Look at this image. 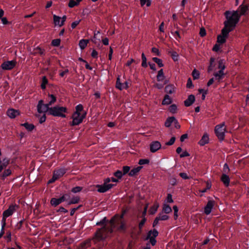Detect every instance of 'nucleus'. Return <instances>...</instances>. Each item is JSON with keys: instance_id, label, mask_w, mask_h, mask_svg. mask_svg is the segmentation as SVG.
Here are the masks:
<instances>
[{"instance_id": "f257e3e1", "label": "nucleus", "mask_w": 249, "mask_h": 249, "mask_svg": "<svg viewBox=\"0 0 249 249\" xmlns=\"http://www.w3.org/2000/svg\"><path fill=\"white\" fill-rule=\"evenodd\" d=\"M224 15L227 20L224 21V25L234 29L241 17V15H239L238 11H226Z\"/></svg>"}, {"instance_id": "f03ea898", "label": "nucleus", "mask_w": 249, "mask_h": 249, "mask_svg": "<svg viewBox=\"0 0 249 249\" xmlns=\"http://www.w3.org/2000/svg\"><path fill=\"white\" fill-rule=\"evenodd\" d=\"M113 229L112 228L107 227L104 225L101 229H99L95 233L94 238L98 241H104L107 237V234H112Z\"/></svg>"}, {"instance_id": "7ed1b4c3", "label": "nucleus", "mask_w": 249, "mask_h": 249, "mask_svg": "<svg viewBox=\"0 0 249 249\" xmlns=\"http://www.w3.org/2000/svg\"><path fill=\"white\" fill-rule=\"evenodd\" d=\"M158 235L159 232L155 229L149 231L145 239V240H149V242L146 243V247L144 248L143 249H150V247L149 246V244H151L152 246H155L157 242L156 238Z\"/></svg>"}, {"instance_id": "20e7f679", "label": "nucleus", "mask_w": 249, "mask_h": 249, "mask_svg": "<svg viewBox=\"0 0 249 249\" xmlns=\"http://www.w3.org/2000/svg\"><path fill=\"white\" fill-rule=\"evenodd\" d=\"M158 235L159 232L155 229L149 231L145 239V240H149V242L146 243V247L144 248L143 249H150V247L149 246V244H151L152 246H155L157 242L156 238Z\"/></svg>"}, {"instance_id": "39448f33", "label": "nucleus", "mask_w": 249, "mask_h": 249, "mask_svg": "<svg viewBox=\"0 0 249 249\" xmlns=\"http://www.w3.org/2000/svg\"><path fill=\"white\" fill-rule=\"evenodd\" d=\"M68 109L67 107H59L56 106L53 107H51L49 115L54 117H60L62 118H66V116L65 113H67Z\"/></svg>"}, {"instance_id": "423d86ee", "label": "nucleus", "mask_w": 249, "mask_h": 249, "mask_svg": "<svg viewBox=\"0 0 249 249\" xmlns=\"http://www.w3.org/2000/svg\"><path fill=\"white\" fill-rule=\"evenodd\" d=\"M224 126L225 123L223 122L220 124L216 125L215 127L214 131L215 135L220 141H223L225 138L226 128Z\"/></svg>"}, {"instance_id": "0eeeda50", "label": "nucleus", "mask_w": 249, "mask_h": 249, "mask_svg": "<svg viewBox=\"0 0 249 249\" xmlns=\"http://www.w3.org/2000/svg\"><path fill=\"white\" fill-rule=\"evenodd\" d=\"M70 197L71 196L69 194H65L58 198L55 197L51 198L50 203L53 207H56L62 202L69 199Z\"/></svg>"}, {"instance_id": "6e6552de", "label": "nucleus", "mask_w": 249, "mask_h": 249, "mask_svg": "<svg viewBox=\"0 0 249 249\" xmlns=\"http://www.w3.org/2000/svg\"><path fill=\"white\" fill-rule=\"evenodd\" d=\"M114 228L116 229L117 231L125 233L127 230L126 222L124 220L117 219L116 224L114 225Z\"/></svg>"}, {"instance_id": "1a4fd4ad", "label": "nucleus", "mask_w": 249, "mask_h": 249, "mask_svg": "<svg viewBox=\"0 0 249 249\" xmlns=\"http://www.w3.org/2000/svg\"><path fill=\"white\" fill-rule=\"evenodd\" d=\"M51 107H48L47 105L44 104L43 101L41 100L38 101L37 106V110L38 113H47L49 115Z\"/></svg>"}, {"instance_id": "9d476101", "label": "nucleus", "mask_w": 249, "mask_h": 249, "mask_svg": "<svg viewBox=\"0 0 249 249\" xmlns=\"http://www.w3.org/2000/svg\"><path fill=\"white\" fill-rule=\"evenodd\" d=\"M114 186L115 184H105V183L104 182L103 184H97L95 187L97 188V191L98 192L104 193L108 191Z\"/></svg>"}, {"instance_id": "9b49d317", "label": "nucleus", "mask_w": 249, "mask_h": 249, "mask_svg": "<svg viewBox=\"0 0 249 249\" xmlns=\"http://www.w3.org/2000/svg\"><path fill=\"white\" fill-rule=\"evenodd\" d=\"M114 186L115 184H105V183L104 182L103 184H97L95 187L97 188V191L98 192L104 193L108 191Z\"/></svg>"}, {"instance_id": "f8f14e48", "label": "nucleus", "mask_w": 249, "mask_h": 249, "mask_svg": "<svg viewBox=\"0 0 249 249\" xmlns=\"http://www.w3.org/2000/svg\"><path fill=\"white\" fill-rule=\"evenodd\" d=\"M114 186L115 184H105V183L104 182L103 184H97L95 187L97 188V191L98 192L104 193L108 191Z\"/></svg>"}, {"instance_id": "ddd939ff", "label": "nucleus", "mask_w": 249, "mask_h": 249, "mask_svg": "<svg viewBox=\"0 0 249 249\" xmlns=\"http://www.w3.org/2000/svg\"><path fill=\"white\" fill-rule=\"evenodd\" d=\"M87 113L86 112H83L82 115L77 116L75 114H72V125H77L81 124L83 120L86 117Z\"/></svg>"}, {"instance_id": "4468645a", "label": "nucleus", "mask_w": 249, "mask_h": 249, "mask_svg": "<svg viewBox=\"0 0 249 249\" xmlns=\"http://www.w3.org/2000/svg\"><path fill=\"white\" fill-rule=\"evenodd\" d=\"M16 63L15 60L6 61L2 63L1 68L3 70H11L16 66Z\"/></svg>"}, {"instance_id": "2eb2a0df", "label": "nucleus", "mask_w": 249, "mask_h": 249, "mask_svg": "<svg viewBox=\"0 0 249 249\" xmlns=\"http://www.w3.org/2000/svg\"><path fill=\"white\" fill-rule=\"evenodd\" d=\"M19 206L17 204L10 205L6 210L3 212L4 217H9L13 214L16 212L17 209L19 208Z\"/></svg>"}, {"instance_id": "dca6fc26", "label": "nucleus", "mask_w": 249, "mask_h": 249, "mask_svg": "<svg viewBox=\"0 0 249 249\" xmlns=\"http://www.w3.org/2000/svg\"><path fill=\"white\" fill-rule=\"evenodd\" d=\"M215 202L213 200H210L208 201L206 205L204 207V213L206 215L209 214L212 211V209L213 208Z\"/></svg>"}, {"instance_id": "f3484780", "label": "nucleus", "mask_w": 249, "mask_h": 249, "mask_svg": "<svg viewBox=\"0 0 249 249\" xmlns=\"http://www.w3.org/2000/svg\"><path fill=\"white\" fill-rule=\"evenodd\" d=\"M116 88L121 90L123 89H126L128 88V83L127 82H125L124 83H121L120 82V77L119 76L117 78Z\"/></svg>"}, {"instance_id": "a211bd4d", "label": "nucleus", "mask_w": 249, "mask_h": 249, "mask_svg": "<svg viewBox=\"0 0 249 249\" xmlns=\"http://www.w3.org/2000/svg\"><path fill=\"white\" fill-rule=\"evenodd\" d=\"M161 147V144L158 141H154L151 143L150 145V150L152 153L156 152Z\"/></svg>"}, {"instance_id": "6ab92c4d", "label": "nucleus", "mask_w": 249, "mask_h": 249, "mask_svg": "<svg viewBox=\"0 0 249 249\" xmlns=\"http://www.w3.org/2000/svg\"><path fill=\"white\" fill-rule=\"evenodd\" d=\"M66 169L64 168H60L57 170H55L53 171V175L57 177V179H59L66 173Z\"/></svg>"}, {"instance_id": "aec40b11", "label": "nucleus", "mask_w": 249, "mask_h": 249, "mask_svg": "<svg viewBox=\"0 0 249 249\" xmlns=\"http://www.w3.org/2000/svg\"><path fill=\"white\" fill-rule=\"evenodd\" d=\"M195 101V97L194 95H189L187 99L184 101V105L187 107L191 106Z\"/></svg>"}, {"instance_id": "412c9836", "label": "nucleus", "mask_w": 249, "mask_h": 249, "mask_svg": "<svg viewBox=\"0 0 249 249\" xmlns=\"http://www.w3.org/2000/svg\"><path fill=\"white\" fill-rule=\"evenodd\" d=\"M234 29L230 27L229 26H225L224 25V28L221 30V35L227 38L228 37L229 33L232 31Z\"/></svg>"}, {"instance_id": "4be33fe9", "label": "nucleus", "mask_w": 249, "mask_h": 249, "mask_svg": "<svg viewBox=\"0 0 249 249\" xmlns=\"http://www.w3.org/2000/svg\"><path fill=\"white\" fill-rule=\"evenodd\" d=\"M209 138L208 134L207 133H205L199 141L198 143L201 146H204L205 144L209 142Z\"/></svg>"}, {"instance_id": "5701e85b", "label": "nucleus", "mask_w": 249, "mask_h": 249, "mask_svg": "<svg viewBox=\"0 0 249 249\" xmlns=\"http://www.w3.org/2000/svg\"><path fill=\"white\" fill-rule=\"evenodd\" d=\"M19 114L18 110L13 108L9 109L7 111V115L11 118H15Z\"/></svg>"}, {"instance_id": "b1692460", "label": "nucleus", "mask_w": 249, "mask_h": 249, "mask_svg": "<svg viewBox=\"0 0 249 249\" xmlns=\"http://www.w3.org/2000/svg\"><path fill=\"white\" fill-rule=\"evenodd\" d=\"M33 54L34 55H36V54H38L41 56H44L45 54V50L43 49H42L40 47L37 46L34 49Z\"/></svg>"}, {"instance_id": "393cba45", "label": "nucleus", "mask_w": 249, "mask_h": 249, "mask_svg": "<svg viewBox=\"0 0 249 249\" xmlns=\"http://www.w3.org/2000/svg\"><path fill=\"white\" fill-rule=\"evenodd\" d=\"M221 180L224 183L225 186L228 187L229 185L230 179L229 177L225 174H223L221 177Z\"/></svg>"}, {"instance_id": "a878e982", "label": "nucleus", "mask_w": 249, "mask_h": 249, "mask_svg": "<svg viewBox=\"0 0 249 249\" xmlns=\"http://www.w3.org/2000/svg\"><path fill=\"white\" fill-rule=\"evenodd\" d=\"M142 168V166H138L136 168H134L131 170L128 173V175L130 177H134L138 174V173L140 171V170Z\"/></svg>"}, {"instance_id": "bb28decb", "label": "nucleus", "mask_w": 249, "mask_h": 249, "mask_svg": "<svg viewBox=\"0 0 249 249\" xmlns=\"http://www.w3.org/2000/svg\"><path fill=\"white\" fill-rule=\"evenodd\" d=\"M12 172L10 169H7L4 171V172L0 175V179L4 180L5 178L11 174Z\"/></svg>"}, {"instance_id": "cd10ccee", "label": "nucleus", "mask_w": 249, "mask_h": 249, "mask_svg": "<svg viewBox=\"0 0 249 249\" xmlns=\"http://www.w3.org/2000/svg\"><path fill=\"white\" fill-rule=\"evenodd\" d=\"M9 163V160L6 158L3 159L2 160H0V167L2 171L3 169L5 168Z\"/></svg>"}, {"instance_id": "c85d7f7f", "label": "nucleus", "mask_w": 249, "mask_h": 249, "mask_svg": "<svg viewBox=\"0 0 249 249\" xmlns=\"http://www.w3.org/2000/svg\"><path fill=\"white\" fill-rule=\"evenodd\" d=\"M175 120H176L175 117L172 116L168 117L165 122V126L167 127H169L172 123L174 122Z\"/></svg>"}, {"instance_id": "c756f323", "label": "nucleus", "mask_w": 249, "mask_h": 249, "mask_svg": "<svg viewBox=\"0 0 249 249\" xmlns=\"http://www.w3.org/2000/svg\"><path fill=\"white\" fill-rule=\"evenodd\" d=\"M238 9H240V13H239V15H241V16L242 15H244L249 10V6L242 4L239 7Z\"/></svg>"}, {"instance_id": "7c9ffc66", "label": "nucleus", "mask_w": 249, "mask_h": 249, "mask_svg": "<svg viewBox=\"0 0 249 249\" xmlns=\"http://www.w3.org/2000/svg\"><path fill=\"white\" fill-rule=\"evenodd\" d=\"M83 111V107L81 104L77 105L75 107V111L73 113L74 114L79 116L82 115L81 112Z\"/></svg>"}, {"instance_id": "2f4dec72", "label": "nucleus", "mask_w": 249, "mask_h": 249, "mask_svg": "<svg viewBox=\"0 0 249 249\" xmlns=\"http://www.w3.org/2000/svg\"><path fill=\"white\" fill-rule=\"evenodd\" d=\"M89 40L87 39H82L79 41V46L81 50H84L87 46Z\"/></svg>"}, {"instance_id": "473e14b6", "label": "nucleus", "mask_w": 249, "mask_h": 249, "mask_svg": "<svg viewBox=\"0 0 249 249\" xmlns=\"http://www.w3.org/2000/svg\"><path fill=\"white\" fill-rule=\"evenodd\" d=\"M146 213V209L144 211V212L142 213V216L143 218L142 220L140 221V222L139 224V228L140 230H142L143 226H144L145 223L146 221V218L145 217V215Z\"/></svg>"}, {"instance_id": "72a5a7b5", "label": "nucleus", "mask_w": 249, "mask_h": 249, "mask_svg": "<svg viewBox=\"0 0 249 249\" xmlns=\"http://www.w3.org/2000/svg\"><path fill=\"white\" fill-rule=\"evenodd\" d=\"M165 78L163 71L162 69H160V71H159L158 75L157 76V79L158 81H162Z\"/></svg>"}, {"instance_id": "f704fd0d", "label": "nucleus", "mask_w": 249, "mask_h": 249, "mask_svg": "<svg viewBox=\"0 0 249 249\" xmlns=\"http://www.w3.org/2000/svg\"><path fill=\"white\" fill-rule=\"evenodd\" d=\"M172 100L170 96L168 94H166L164 96V99L162 101V104L163 105H168L171 103Z\"/></svg>"}, {"instance_id": "c9c22d12", "label": "nucleus", "mask_w": 249, "mask_h": 249, "mask_svg": "<svg viewBox=\"0 0 249 249\" xmlns=\"http://www.w3.org/2000/svg\"><path fill=\"white\" fill-rule=\"evenodd\" d=\"M174 91V87L173 85H168L165 88V91L167 93L172 94Z\"/></svg>"}, {"instance_id": "e433bc0d", "label": "nucleus", "mask_w": 249, "mask_h": 249, "mask_svg": "<svg viewBox=\"0 0 249 249\" xmlns=\"http://www.w3.org/2000/svg\"><path fill=\"white\" fill-rule=\"evenodd\" d=\"M22 125L25 127V128L28 131H31L35 128V126L32 124H29L28 123H25L22 124Z\"/></svg>"}, {"instance_id": "4c0bfd02", "label": "nucleus", "mask_w": 249, "mask_h": 249, "mask_svg": "<svg viewBox=\"0 0 249 249\" xmlns=\"http://www.w3.org/2000/svg\"><path fill=\"white\" fill-rule=\"evenodd\" d=\"M162 211L164 213L168 214L172 212V209L169 205L164 204L163 206Z\"/></svg>"}, {"instance_id": "58836bf2", "label": "nucleus", "mask_w": 249, "mask_h": 249, "mask_svg": "<svg viewBox=\"0 0 249 249\" xmlns=\"http://www.w3.org/2000/svg\"><path fill=\"white\" fill-rule=\"evenodd\" d=\"M218 68L219 69H225V60L224 59H221L218 61Z\"/></svg>"}, {"instance_id": "ea45409f", "label": "nucleus", "mask_w": 249, "mask_h": 249, "mask_svg": "<svg viewBox=\"0 0 249 249\" xmlns=\"http://www.w3.org/2000/svg\"><path fill=\"white\" fill-rule=\"evenodd\" d=\"M79 201H80L79 197H78V196L73 197L68 202V205H70L71 204H77V203H79Z\"/></svg>"}, {"instance_id": "a19ab883", "label": "nucleus", "mask_w": 249, "mask_h": 249, "mask_svg": "<svg viewBox=\"0 0 249 249\" xmlns=\"http://www.w3.org/2000/svg\"><path fill=\"white\" fill-rule=\"evenodd\" d=\"M152 60L155 63H156L158 64V65L159 66V67H163L164 65L162 63L161 59H160L158 57H155L152 58Z\"/></svg>"}, {"instance_id": "79ce46f5", "label": "nucleus", "mask_w": 249, "mask_h": 249, "mask_svg": "<svg viewBox=\"0 0 249 249\" xmlns=\"http://www.w3.org/2000/svg\"><path fill=\"white\" fill-rule=\"evenodd\" d=\"M53 22L55 26L58 25L59 26L60 23V20L61 19V18L58 16H56L55 15H53Z\"/></svg>"}, {"instance_id": "37998d69", "label": "nucleus", "mask_w": 249, "mask_h": 249, "mask_svg": "<svg viewBox=\"0 0 249 249\" xmlns=\"http://www.w3.org/2000/svg\"><path fill=\"white\" fill-rule=\"evenodd\" d=\"M226 41V38L223 36L219 35L217 36V41L220 44L224 43Z\"/></svg>"}, {"instance_id": "c03bdc74", "label": "nucleus", "mask_w": 249, "mask_h": 249, "mask_svg": "<svg viewBox=\"0 0 249 249\" xmlns=\"http://www.w3.org/2000/svg\"><path fill=\"white\" fill-rule=\"evenodd\" d=\"M177 109H178V107H177V105L175 104H172L169 107V111L171 113H172L173 114H175L177 112Z\"/></svg>"}, {"instance_id": "a18cd8bd", "label": "nucleus", "mask_w": 249, "mask_h": 249, "mask_svg": "<svg viewBox=\"0 0 249 249\" xmlns=\"http://www.w3.org/2000/svg\"><path fill=\"white\" fill-rule=\"evenodd\" d=\"M171 57L174 61H177L178 59V54L176 52H170Z\"/></svg>"}, {"instance_id": "49530a36", "label": "nucleus", "mask_w": 249, "mask_h": 249, "mask_svg": "<svg viewBox=\"0 0 249 249\" xmlns=\"http://www.w3.org/2000/svg\"><path fill=\"white\" fill-rule=\"evenodd\" d=\"M48 79L46 76H43L42 78V83L41 85V88L42 89H46V85L48 84Z\"/></svg>"}, {"instance_id": "de8ad7c7", "label": "nucleus", "mask_w": 249, "mask_h": 249, "mask_svg": "<svg viewBox=\"0 0 249 249\" xmlns=\"http://www.w3.org/2000/svg\"><path fill=\"white\" fill-rule=\"evenodd\" d=\"M142 66L143 68H146L147 67V64L146 62V57L144 54V53H142Z\"/></svg>"}, {"instance_id": "09e8293b", "label": "nucleus", "mask_w": 249, "mask_h": 249, "mask_svg": "<svg viewBox=\"0 0 249 249\" xmlns=\"http://www.w3.org/2000/svg\"><path fill=\"white\" fill-rule=\"evenodd\" d=\"M61 42V40L59 38L54 39L52 41L51 44L54 47H58Z\"/></svg>"}, {"instance_id": "8fccbe9b", "label": "nucleus", "mask_w": 249, "mask_h": 249, "mask_svg": "<svg viewBox=\"0 0 249 249\" xmlns=\"http://www.w3.org/2000/svg\"><path fill=\"white\" fill-rule=\"evenodd\" d=\"M108 220L106 217H104L100 221L97 222L96 225L100 226L102 225L104 226V225H107L106 223L107 222Z\"/></svg>"}, {"instance_id": "3c124183", "label": "nucleus", "mask_w": 249, "mask_h": 249, "mask_svg": "<svg viewBox=\"0 0 249 249\" xmlns=\"http://www.w3.org/2000/svg\"><path fill=\"white\" fill-rule=\"evenodd\" d=\"M126 213V211L125 210H123L122 211V213L121 214L119 215V214H115V216L117 217V219H118V220H124V216L125 214Z\"/></svg>"}, {"instance_id": "603ef678", "label": "nucleus", "mask_w": 249, "mask_h": 249, "mask_svg": "<svg viewBox=\"0 0 249 249\" xmlns=\"http://www.w3.org/2000/svg\"><path fill=\"white\" fill-rule=\"evenodd\" d=\"M213 76L215 77V80L217 81L218 83L221 82L223 79L224 78V76L219 75L218 73H213Z\"/></svg>"}, {"instance_id": "864d4df0", "label": "nucleus", "mask_w": 249, "mask_h": 249, "mask_svg": "<svg viewBox=\"0 0 249 249\" xmlns=\"http://www.w3.org/2000/svg\"><path fill=\"white\" fill-rule=\"evenodd\" d=\"M160 220L164 221L168 219L169 216L166 214H163L162 213H160L157 216Z\"/></svg>"}, {"instance_id": "5fc2aeb1", "label": "nucleus", "mask_w": 249, "mask_h": 249, "mask_svg": "<svg viewBox=\"0 0 249 249\" xmlns=\"http://www.w3.org/2000/svg\"><path fill=\"white\" fill-rule=\"evenodd\" d=\"M192 75L194 80H196L199 77V73L196 69H194L192 72Z\"/></svg>"}, {"instance_id": "6e6d98bb", "label": "nucleus", "mask_w": 249, "mask_h": 249, "mask_svg": "<svg viewBox=\"0 0 249 249\" xmlns=\"http://www.w3.org/2000/svg\"><path fill=\"white\" fill-rule=\"evenodd\" d=\"M123 174L120 170H117L114 173V176H115L117 179H121L123 177Z\"/></svg>"}, {"instance_id": "4d7b16f0", "label": "nucleus", "mask_w": 249, "mask_h": 249, "mask_svg": "<svg viewBox=\"0 0 249 249\" xmlns=\"http://www.w3.org/2000/svg\"><path fill=\"white\" fill-rule=\"evenodd\" d=\"M82 189V187L80 186H76L71 189V192L73 193H77L80 192Z\"/></svg>"}, {"instance_id": "13d9d810", "label": "nucleus", "mask_w": 249, "mask_h": 249, "mask_svg": "<svg viewBox=\"0 0 249 249\" xmlns=\"http://www.w3.org/2000/svg\"><path fill=\"white\" fill-rule=\"evenodd\" d=\"M78 5V2H76L74 0H70L68 6L69 7L73 8L75 6Z\"/></svg>"}, {"instance_id": "bf43d9fd", "label": "nucleus", "mask_w": 249, "mask_h": 249, "mask_svg": "<svg viewBox=\"0 0 249 249\" xmlns=\"http://www.w3.org/2000/svg\"><path fill=\"white\" fill-rule=\"evenodd\" d=\"M150 160L148 159H140L139 161V164L140 165H143L149 164Z\"/></svg>"}, {"instance_id": "052dcab7", "label": "nucleus", "mask_w": 249, "mask_h": 249, "mask_svg": "<svg viewBox=\"0 0 249 249\" xmlns=\"http://www.w3.org/2000/svg\"><path fill=\"white\" fill-rule=\"evenodd\" d=\"M117 219V217L115 216V215L111 218L109 221L110 225L114 228V225L116 224V221Z\"/></svg>"}, {"instance_id": "680f3d73", "label": "nucleus", "mask_w": 249, "mask_h": 249, "mask_svg": "<svg viewBox=\"0 0 249 249\" xmlns=\"http://www.w3.org/2000/svg\"><path fill=\"white\" fill-rule=\"evenodd\" d=\"M130 169V168L129 166H124L123 168V175H125L127 173H129L130 172L129 171Z\"/></svg>"}, {"instance_id": "e2e57ef3", "label": "nucleus", "mask_w": 249, "mask_h": 249, "mask_svg": "<svg viewBox=\"0 0 249 249\" xmlns=\"http://www.w3.org/2000/svg\"><path fill=\"white\" fill-rule=\"evenodd\" d=\"M230 170L227 163H225L223 166V172L224 174H228Z\"/></svg>"}, {"instance_id": "0e129e2a", "label": "nucleus", "mask_w": 249, "mask_h": 249, "mask_svg": "<svg viewBox=\"0 0 249 249\" xmlns=\"http://www.w3.org/2000/svg\"><path fill=\"white\" fill-rule=\"evenodd\" d=\"M186 87L187 88H189V89H192L194 87V85L193 84V83H192L191 78H188V79L187 80Z\"/></svg>"}, {"instance_id": "69168bd1", "label": "nucleus", "mask_w": 249, "mask_h": 249, "mask_svg": "<svg viewBox=\"0 0 249 249\" xmlns=\"http://www.w3.org/2000/svg\"><path fill=\"white\" fill-rule=\"evenodd\" d=\"M179 176L182 178L184 179H188L190 178V177H189L187 174L185 173H180L179 174Z\"/></svg>"}, {"instance_id": "338daca9", "label": "nucleus", "mask_w": 249, "mask_h": 249, "mask_svg": "<svg viewBox=\"0 0 249 249\" xmlns=\"http://www.w3.org/2000/svg\"><path fill=\"white\" fill-rule=\"evenodd\" d=\"M175 140H176V138L175 137H172L169 142H166V145H173L174 143Z\"/></svg>"}, {"instance_id": "774afa93", "label": "nucleus", "mask_w": 249, "mask_h": 249, "mask_svg": "<svg viewBox=\"0 0 249 249\" xmlns=\"http://www.w3.org/2000/svg\"><path fill=\"white\" fill-rule=\"evenodd\" d=\"M171 33L177 40H178L181 38L178 31H176L174 32V33H173L172 32Z\"/></svg>"}]
</instances>
